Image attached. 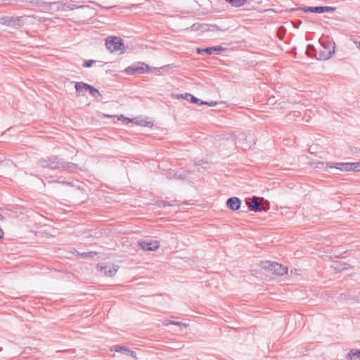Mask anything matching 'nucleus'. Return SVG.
I'll return each mask as SVG.
<instances>
[{
    "label": "nucleus",
    "mask_w": 360,
    "mask_h": 360,
    "mask_svg": "<svg viewBox=\"0 0 360 360\" xmlns=\"http://www.w3.org/2000/svg\"><path fill=\"white\" fill-rule=\"evenodd\" d=\"M37 164L41 168H49L51 170L73 171L78 169V165L70 162L65 161L57 155H51L47 158H40Z\"/></svg>",
    "instance_id": "obj_1"
},
{
    "label": "nucleus",
    "mask_w": 360,
    "mask_h": 360,
    "mask_svg": "<svg viewBox=\"0 0 360 360\" xmlns=\"http://www.w3.org/2000/svg\"><path fill=\"white\" fill-rule=\"evenodd\" d=\"M29 16H4L0 18V23L14 29H18L25 24Z\"/></svg>",
    "instance_id": "obj_2"
},
{
    "label": "nucleus",
    "mask_w": 360,
    "mask_h": 360,
    "mask_svg": "<svg viewBox=\"0 0 360 360\" xmlns=\"http://www.w3.org/2000/svg\"><path fill=\"white\" fill-rule=\"evenodd\" d=\"M261 267L278 276H283L288 273V268L277 262H271L270 261L262 262Z\"/></svg>",
    "instance_id": "obj_3"
},
{
    "label": "nucleus",
    "mask_w": 360,
    "mask_h": 360,
    "mask_svg": "<svg viewBox=\"0 0 360 360\" xmlns=\"http://www.w3.org/2000/svg\"><path fill=\"white\" fill-rule=\"evenodd\" d=\"M335 44L334 42H330V41H321L317 58L319 60H327L330 58L335 53Z\"/></svg>",
    "instance_id": "obj_4"
},
{
    "label": "nucleus",
    "mask_w": 360,
    "mask_h": 360,
    "mask_svg": "<svg viewBox=\"0 0 360 360\" xmlns=\"http://www.w3.org/2000/svg\"><path fill=\"white\" fill-rule=\"evenodd\" d=\"M327 166L330 168H336L341 171H360L359 162H337L328 163Z\"/></svg>",
    "instance_id": "obj_5"
},
{
    "label": "nucleus",
    "mask_w": 360,
    "mask_h": 360,
    "mask_svg": "<svg viewBox=\"0 0 360 360\" xmlns=\"http://www.w3.org/2000/svg\"><path fill=\"white\" fill-rule=\"evenodd\" d=\"M123 45V40L118 37H108L105 40V46L110 52L121 50Z\"/></svg>",
    "instance_id": "obj_6"
},
{
    "label": "nucleus",
    "mask_w": 360,
    "mask_h": 360,
    "mask_svg": "<svg viewBox=\"0 0 360 360\" xmlns=\"http://www.w3.org/2000/svg\"><path fill=\"white\" fill-rule=\"evenodd\" d=\"M49 6H56L57 8H55V11H72L74 9L82 8H87V6H77L70 3H60V2H51L49 3Z\"/></svg>",
    "instance_id": "obj_7"
},
{
    "label": "nucleus",
    "mask_w": 360,
    "mask_h": 360,
    "mask_svg": "<svg viewBox=\"0 0 360 360\" xmlns=\"http://www.w3.org/2000/svg\"><path fill=\"white\" fill-rule=\"evenodd\" d=\"M125 71L129 75L134 73H144L149 72L150 71V68L148 65L141 63L127 68Z\"/></svg>",
    "instance_id": "obj_8"
},
{
    "label": "nucleus",
    "mask_w": 360,
    "mask_h": 360,
    "mask_svg": "<svg viewBox=\"0 0 360 360\" xmlns=\"http://www.w3.org/2000/svg\"><path fill=\"white\" fill-rule=\"evenodd\" d=\"M140 247L144 250H155L159 248L160 243L158 240H144L139 242Z\"/></svg>",
    "instance_id": "obj_9"
},
{
    "label": "nucleus",
    "mask_w": 360,
    "mask_h": 360,
    "mask_svg": "<svg viewBox=\"0 0 360 360\" xmlns=\"http://www.w3.org/2000/svg\"><path fill=\"white\" fill-rule=\"evenodd\" d=\"M118 267L115 265L112 266H108V265H98V269L101 271V273L103 274V275L112 277L115 275V274L117 271Z\"/></svg>",
    "instance_id": "obj_10"
},
{
    "label": "nucleus",
    "mask_w": 360,
    "mask_h": 360,
    "mask_svg": "<svg viewBox=\"0 0 360 360\" xmlns=\"http://www.w3.org/2000/svg\"><path fill=\"white\" fill-rule=\"evenodd\" d=\"M248 209L252 212H262L264 208L263 205L259 202V198L256 196H253L250 199V202L248 203Z\"/></svg>",
    "instance_id": "obj_11"
},
{
    "label": "nucleus",
    "mask_w": 360,
    "mask_h": 360,
    "mask_svg": "<svg viewBox=\"0 0 360 360\" xmlns=\"http://www.w3.org/2000/svg\"><path fill=\"white\" fill-rule=\"evenodd\" d=\"M241 200L238 197H231L226 200V206L229 209L236 211L240 209Z\"/></svg>",
    "instance_id": "obj_12"
},
{
    "label": "nucleus",
    "mask_w": 360,
    "mask_h": 360,
    "mask_svg": "<svg viewBox=\"0 0 360 360\" xmlns=\"http://www.w3.org/2000/svg\"><path fill=\"white\" fill-rule=\"evenodd\" d=\"M223 50H224V49L221 46L207 47L205 49L198 48L197 49V53L201 55H203L204 53H206L207 55H212L216 51H220Z\"/></svg>",
    "instance_id": "obj_13"
},
{
    "label": "nucleus",
    "mask_w": 360,
    "mask_h": 360,
    "mask_svg": "<svg viewBox=\"0 0 360 360\" xmlns=\"http://www.w3.org/2000/svg\"><path fill=\"white\" fill-rule=\"evenodd\" d=\"M169 174L172 175V176H168L169 179L174 178L175 179H185L188 176V172L184 169H179L173 171V172H170Z\"/></svg>",
    "instance_id": "obj_14"
},
{
    "label": "nucleus",
    "mask_w": 360,
    "mask_h": 360,
    "mask_svg": "<svg viewBox=\"0 0 360 360\" xmlns=\"http://www.w3.org/2000/svg\"><path fill=\"white\" fill-rule=\"evenodd\" d=\"M302 10L305 13H322L321 6H306L304 8H293L292 11Z\"/></svg>",
    "instance_id": "obj_15"
},
{
    "label": "nucleus",
    "mask_w": 360,
    "mask_h": 360,
    "mask_svg": "<svg viewBox=\"0 0 360 360\" xmlns=\"http://www.w3.org/2000/svg\"><path fill=\"white\" fill-rule=\"evenodd\" d=\"M347 360H360V349H352L346 355Z\"/></svg>",
    "instance_id": "obj_16"
},
{
    "label": "nucleus",
    "mask_w": 360,
    "mask_h": 360,
    "mask_svg": "<svg viewBox=\"0 0 360 360\" xmlns=\"http://www.w3.org/2000/svg\"><path fill=\"white\" fill-rule=\"evenodd\" d=\"M116 352H122L127 355H129L134 358H136V354L135 352L130 350L124 347H116L115 349Z\"/></svg>",
    "instance_id": "obj_17"
},
{
    "label": "nucleus",
    "mask_w": 360,
    "mask_h": 360,
    "mask_svg": "<svg viewBox=\"0 0 360 360\" xmlns=\"http://www.w3.org/2000/svg\"><path fill=\"white\" fill-rule=\"evenodd\" d=\"M89 84H86V83H84V82H76L75 83V89H76V91L79 95H82L84 96V91H86V87L83 86V85H88Z\"/></svg>",
    "instance_id": "obj_18"
},
{
    "label": "nucleus",
    "mask_w": 360,
    "mask_h": 360,
    "mask_svg": "<svg viewBox=\"0 0 360 360\" xmlns=\"http://www.w3.org/2000/svg\"><path fill=\"white\" fill-rule=\"evenodd\" d=\"M83 86L86 87V90H88L89 94L94 96H101V94H100L99 91L94 87L93 86L88 84V85H83Z\"/></svg>",
    "instance_id": "obj_19"
},
{
    "label": "nucleus",
    "mask_w": 360,
    "mask_h": 360,
    "mask_svg": "<svg viewBox=\"0 0 360 360\" xmlns=\"http://www.w3.org/2000/svg\"><path fill=\"white\" fill-rule=\"evenodd\" d=\"M232 6L240 7L245 4L248 0H226Z\"/></svg>",
    "instance_id": "obj_20"
},
{
    "label": "nucleus",
    "mask_w": 360,
    "mask_h": 360,
    "mask_svg": "<svg viewBox=\"0 0 360 360\" xmlns=\"http://www.w3.org/2000/svg\"><path fill=\"white\" fill-rule=\"evenodd\" d=\"M50 2H45L41 0H30V4L37 6H44L47 7L49 6Z\"/></svg>",
    "instance_id": "obj_21"
},
{
    "label": "nucleus",
    "mask_w": 360,
    "mask_h": 360,
    "mask_svg": "<svg viewBox=\"0 0 360 360\" xmlns=\"http://www.w3.org/2000/svg\"><path fill=\"white\" fill-rule=\"evenodd\" d=\"M190 96H191V94H188V93H186L184 94H172V97L174 98H177V99L183 98V99H186L188 101H189Z\"/></svg>",
    "instance_id": "obj_22"
},
{
    "label": "nucleus",
    "mask_w": 360,
    "mask_h": 360,
    "mask_svg": "<svg viewBox=\"0 0 360 360\" xmlns=\"http://www.w3.org/2000/svg\"><path fill=\"white\" fill-rule=\"evenodd\" d=\"M168 324L175 325V326H178L180 327H184V328H186L188 326V324H187V323L179 322V321H168V322L166 323L165 325L167 326Z\"/></svg>",
    "instance_id": "obj_23"
},
{
    "label": "nucleus",
    "mask_w": 360,
    "mask_h": 360,
    "mask_svg": "<svg viewBox=\"0 0 360 360\" xmlns=\"http://www.w3.org/2000/svg\"><path fill=\"white\" fill-rule=\"evenodd\" d=\"M285 34V29L283 27H281L277 32V37L280 40H283Z\"/></svg>",
    "instance_id": "obj_24"
},
{
    "label": "nucleus",
    "mask_w": 360,
    "mask_h": 360,
    "mask_svg": "<svg viewBox=\"0 0 360 360\" xmlns=\"http://www.w3.org/2000/svg\"><path fill=\"white\" fill-rule=\"evenodd\" d=\"M173 204L166 200H160L158 202V206L160 207H165L167 206H172Z\"/></svg>",
    "instance_id": "obj_25"
},
{
    "label": "nucleus",
    "mask_w": 360,
    "mask_h": 360,
    "mask_svg": "<svg viewBox=\"0 0 360 360\" xmlns=\"http://www.w3.org/2000/svg\"><path fill=\"white\" fill-rule=\"evenodd\" d=\"M322 13L333 12L336 10V7L333 6H321Z\"/></svg>",
    "instance_id": "obj_26"
},
{
    "label": "nucleus",
    "mask_w": 360,
    "mask_h": 360,
    "mask_svg": "<svg viewBox=\"0 0 360 360\" xmlns=\"http://www.w3.org/2000/svg\"><path fill=\"white\" fill-rule=\"evenodd\" d=\"M96 61L94 60H85L83 63V66L85 68H90Z\"/></svg>",
    "instance_id": "obj_27"
},
{
    "label": "nucleus",
    "mask_w": 360,
    "mask_h": 360,
    "mask_svg": "<svg viewBox=\"0 0 360 360\" xmlns=\"http://www.w3.org/2000/svg\"><path fill=\"white\" fill-rule=\"evenodd\" d=\"M189 101L191 103H197L198 105H200V101H202L200 99L193 96L192 94L191 96H190Z\"/></svg>",
    "instance_id": "obj_28"
},
{
    "label": "nucleus",
    "mask_w": 360,
    "mask_h": 360,
    "mask_svg": "<svg viewBox=\"0 0 360 360\" xmlns=\"http://www.w3.org/2000/svg\"><path fill=\"white\" fill-rule=\"evenodd\" d=\"M200 105H207L208 106H215L217 105V102L211 101V102H207V101H200Z\"/></svg>",
    "instance_id": "obj_29"
},
{
    "label": "nucleus",
    "mask_w": 360,
    "mask_h": 360,
    "mask_svg": "<svg viewBox=\"0 0 360 360\" xmlns=\"http://www.w3.org/2000/svg\"><path fill=\"white\" fill-rule=\"evenodd\" d=\"M94 255H96V252H84V253H82V256L83 257H89V256H93Z\"/></svg>",
    "instance_id": "obj_30"
},
{
    "label": "nucleus",
    "mask_w": 360,
    "mask_h": 360,
    "mask_svg": "<svg viewBox=\"0 0 360 360\" xmlns=\"http://www.w3.org/2000/svg\"><path fill=\"white\" fill-rule=\"evenodd\" d=\"M34 19H37L39 22H45L48 18L46 17H37L33 16Z\"/></svg>",
    "instance_id": "obj_31"
},
{
    "label": "nucleus",
    "mask_w": 360,
    "mask_h": 360,
    "mask_svg": "<svg viewBox=\"0 0 360 360\" xmlns=\"http://www.w3.org/2000/svg\"><path fill=\"white\" fill-rule=\"evenodd\" d=\"M118 120H127L129 122L132 121V120H131V119H129V118L125 117H124V115H121L118 117Z\"/></svg>",
    "instance_id": "obj_32"
},
{
    "label": "nucleus",
    "mask_w": 360,
    "mask_h": 360,
    "mask_svg": "<svg viewBox=\"0 0 360 360\" xmlns=\"http://www.w3.org/2000/svg\"><path fill=\"white\" fill-rule=\"evenodd\" d=\"M49 183H51V182H58V183H61V184H68V181H60L58 180H52V181H49Z\"/></svg>",
    "instance_id": "obj_33"
},
{
    "label": "nucleus",
    "mask_w": 360,
    "mask_h": 360,
    "mask_svg": "<svg viewBox=\"0 0 360 360\" xmlns=\"http://www.w3.org/2000/svg\"><path fill=\"white\" fill-rule=\"evenodd\" d=\"M354 153L360 154V148H355L354 150Z\"/></svg>",
    "instance_id": "obj_34"
},
{
    "label": "nucleus",
    "mask_w": 360,
    "mask_h": 360,
    "mask_svg": "<svg viewBox=\"0 0 360 360\" xmlns=\"http://www.w3.org/2000/svg\"><path fill=\"white\" fill-rule=\"evenodd\" d=\"M46 8H49V9H52L55 11V8H56L57 6H47Z\"/></svg>",
    "instance_id": "obj_35"
},
{
    "label": "nucleus",
    "mask_w": 360,
    "mask_h": 360,
    "mask_svg": "<svg viewBox=\"0 0 360 360\" xmlns=\"http://www.w3.org/2000/svg\"><path fill=\"white\" fill-rule=\"evenodd\" d=\"M301 23H302V22H301L300 20H299V21L297 22V23H296V24H295V23H294V27H296V28H297V27H299V26H300V25Z\"/></svg>",
    "instance_id": "obj_36"
},
{
    "label": "nucleus",
    "mask_w": 360,
    "mask_h": 360,
    "mask_svg": "<svg viewBox=\"0 0 360 360\" xmlns=\"http://www.w3.org/2000/svg\"><path fill=\"white\" fill-rule=\"evenodd\" d=\"M4 237V231L2 229H0V240Z\"/></svg>",
    "instance_id": "obj_37"
},
{
    "label": "nucleus",
    "mask_w": 360,
    "mask_h": 360,
    "mask_svg": "<svg viewBox=\"0 0 360 360\" xmlns=\"http://www.w3.org/2000/svg\"><path fill=\"white\" fill-rule=\"evenodd\" d=\"M311 48V49H314L313 46H311V45H308L307 51L308 52Z\"/></svg>",
    "instance_id": "obj_38"
},
{
    "label": "nucleus",
    "mask_w": 360,
    "mask_h": 360,
    "mask_svg": "<svg viewBox=\"0 0 360 360\" xmlns=\"http://www.w3.org/2000/svg\"><path fill=\"white\" fill-rule=\"evenodd\" d=\"M4 217L0 214V220H4Z\"/></svg>",
    "instance_id": "obj_39"
}]
</instances>
